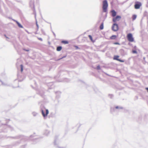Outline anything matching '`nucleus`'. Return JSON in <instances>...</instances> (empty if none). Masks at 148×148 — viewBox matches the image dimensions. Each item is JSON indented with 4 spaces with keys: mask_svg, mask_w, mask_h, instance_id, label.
Returning a JSON list of instances; mask_svg holds the SVG:
<instances>
[{
    "mask_svg": "<svg viewBox=\"0 0 148 148\" xmlns=\"http://www.w3.org/2000/svg\"><path fill=\"white\" fill-rule=\"evenodd\" d=\"M137 16L136 15L134 14L132 16V19L133 21L136 18Z\"/></svg>",
    "mask_w": 148,
    "mask_h": 148,
    "instance_id": "nucleus-10",
    "label": "nucleus"
},
{
    "mask_svg": "<svg viewBox=\"0 0 148 148\" xmlns=\"http://www.w3.org/2000/svg\"><path fill=\"white\" fill-rule=\"evenodd\" d=\"M127 38L128 40L130 42H132L134 41V38L132 34L131 33H129L127 34Z\"/></svg>",
    "mask_w": 148,
    "mask_h": 148,
    "instance_id": "nucleus-2",
    "label": "nucleus"
},
{
    "mask_svg": "<svg viewBox=\"0 0 148 148\" xmlns=\"http://www.w3.org/2000/svg\"><path fill=\"white\" fill-rule=\"evenodd\" d=\"M132 53H137V51H135V50H133L132 51Z\"/></svg>",
    "mask_w": 148,
    "mask_h": 148,
    "instance_id": "nucleus-19",
    "label": "nucleus"
},
{
    "mask_svg": "<svg viewBox=\"0 0 148 148\" xmlns=\"http://www.w3.org/2000/svg\"><path fill=\"white\" fill-rule=\"evenodd\" d=\"M116 108H118V107H116Z\"/></svg>",
    "mask_w": 148,
    "mask_h": 148,
    "instance_id": "nucleus-23",
    "label": "nucleus"
},
{
    "mask_svg": "<svg viewBox=\"0 0 148 148\" xmlns=\"http://www.w3.org/2000/svg\"><path fill=\"white\" fill-rule=\"evenodd\" d=\"M38 40H40L41 41H42V38H38Z\"/></svg>",
    "mask_w": 148,
    "mask_h": 148,
    "instance_id": "nucleus-20",
    "label": "nucleus"
},
{
    "mask_svg": "<svg viewBox=\"0 0 148 148\" xmlns=\"http://www.w3.org/2000/svg\"><path fill=\"white\" fill-rule=\"evenodd\" d=\"M62 42L64 43V44H68L69 42L67 41H62Z\"/></svg>",
    "mask_w": 148,
    "mask_h": 148,
    "instance_id": "nucleus-15",
    "label": "nucleus"
},
{
    "mask_svg": "<svg viewBox=\"0 0 148 148\" xmlns=\"http://www.w3.org/2000/svg\"><path fill=\"white\" fill-rule=\"evenodd\" d=\"M114 45H120V44L119 43L117 42H114Z\"/></svg>",
    "mask_w": 148,
    "mask_h": 148,
    "instance_id": "nucleus-18",
    "label": "nucleus"
},
{
    "mask_svg": "<svg viewBox=\"0 0 148 148\" xmlns=\"http://www.w3.org/2000/svg\"><path fill=\"white\" fill-rule=\"evenodd\" d=\"M16 22L19 27H21V28L23 27L22 25L19 23L18 21H16Z\"/></svg>",
    "mask_w": 148,
    "mask_h": 148,
    "instance_id": "nucleus-12",
    "label": "nucleus"
},
{
    "mask_svg": "<svg viewBox=\"0 0 148 148\" xmlns=\"http://www.w3.org/2000/svg\"><path fill=\"white\" fill-rule=\"evenodd\" d=\"M142 5L141 3L139 2H136L134 5V8L135 9H139Z\"/></svg>",
    "mask_w": 148,
    "mask_h": 148,
    "instance_id": "nucleus-4",
    "label": "nucleus"
},
{
    "mask_svg": "<svg viewBox=\"0 0 148 148\" xmlns=\"http://www.w3.org/2000/svg\"><path fill=\"white\" fill-rule=\"evenodd\" d=\"M88 37H89V38L91 40V41H92L93 42H94V41L93 40L92 37L91 35H88Z\"/></svg>",
    "mask_w": 148,
    "mask_h": 148,
    "instance_id": "nucleus-13",
    "label": "nucleus"
},
{
    "mask_svg": "<svg viewBox=\"0 0 148 148\" xmlns=\"http://www.w3.org/2000/svg\"><path fill=\"white\" fill-rule=\"evenodd\" d=\"M108 7V4L107 0H105L103 2V10L104 12H106L107 11Z\"/></svg>",
    "mask_w": 148,
    "mask_h": 148,
    "instance_id": "nucleus-1",
    "label": "nucleus"
},
{
    "mask_svg": "<svg viewBox=\"0 0 148 148\" xmlns=\"http://www.w3.org/2000/svg\"><path fill=\"white\" fill-rule=\"evenodd\" d=\"M25 50L27 51H29V50Z\"/></svg>",
    "mask_w": 148,
    "mask_h": 148,
    "instance_id": "nucleus-21",
    "label": "nucleus"
},
{
    "mask_svg": "<svg viewBox=\"0 0 148 148\" xmlns=\"http://www.w3.org/2000/svg\"><path fill=\"white\" fill-rule=\"evenodd\" d=\"M121 17V16H117L115 17L114 18H113V21L115 23L117 21H119Z\"/></svg>",
    "mask_w": 148,
    "mask_h": 148,
    "instance_id": "nucleus-7",
    "label": "nucleus"
},
{
    "mask_svg": "<svg viewBox=\"0 0 148 148\" xmlns=\"http://www.w3.org/2000/svg\"><path fill=\"white\" fill-rule=\"evenodd\" d=\"M119 56L115 55L113 57V59L114 60H117L121 62H124V61L123 60H121L119 59Z\"/></svg>",
    "mask_w": 148,
    "mask_h": 148,
    "instance_id": "nucleus-6",
    "label": "nucleus"
},
{
    "mask_svg": "<svg viewBox=\"0 0 148 148\" xmlns=\"http://www.w3.org/2000/svg\"><path fill=\"white\" fill-rule=\"evenodd\" d=\"M21 71L22 72L23 70V65H21Z\"/></svg>",
    "mask_w": 148,
    "mask_h": 148,
    "instance_id": "nucleus-16",
    "label": "nucleus"
},
{
    "mask_svg": "<svg viewBox=\"0 0 148 148\" xmlns=\"http://www.w3.org/2000/svg\"><path fill=\"white\" fill-rule=\"evenodd\" d=\"M116 38V35H112L110 38V39L113 40L115 39Z\"/></svg>",
    "mask_w": 148,
    "mask_h": 148,
    "instance_id": "nucleus-9",
    "label": "nucleus"
},
{
    "mask_svg": "<svg viewBox=\"0 0 148 148\" xmlns=\"http://www.w3.org/2000/svg\"><path fill=\"white\" fill-rule=\"evenodd\" d=\"M62 49V47L61 46L58 47L57 48V50L58 51H60Z\"/></svg>",
    "mask_w": 148,
    "mask_h": 148,
    "instance_id": "nucleus-11",
    "label": "nucleus"
},
{
    "mask_svg": "<svg viewBox=\"0 0 148 148\" xmlns=\"http://www.w3.org/2000/svg\"><path fill=\"white\" fill-rule=\"evenodd\" d=\"M112 29L114 31H117L119 29L118 25L116 23L114 24L112 26Z\"/></svg>",
    "mask_w": 148,
    "mask_h": 148,
    "instance_id": "nucleus-5",
    "label": "nucleus"
},
{
    "mask_svg": "<svg viewBox=\"0 0 148 148\" xmlns=\"http://www.w3.org/2000/svg\"><path fill=\"white\" fill-rule=\"evenodd\" d=\"M75 47L77 48H78V47L77 46H75Z\"/></svg>",
    "mask_w": 148,
    "mask_h": 148,
    "instance_id": "nucleus-22",
    "label": "nucleus"
},
{
    "mask_svg": "<svg viewBox=\"0 0 148 148\" xmlns=\"http://www.w3.org/2000/svg\"><path fill=\"white\" fill-rule=\"evenodd\" d=\"M103 28V23H102L100 27V28L101 29H102Z\"/></svg>",
    "mask_w": 148,
    "mask_h": 148,
    "instance_id": "nucleus-14",
    "label": "nucleus"
},
{
    "mask_svg": "<svg viewBox=\"0 0 148 148\" xmlns=\"http://www.w3.org/2000/svg\"><path fill=\"white\" fill-rule=\"evenodd\" d=\"M97 69L98 70H99L100 69V67L99 65L97 67Z\"/></svg>",
    "mask_w": 148,
    "mask_h": 148,
    "instance_id": "nucleus-17",
    "label": "nucleus"
},
{
    "mask_svg": "<svg viewBox=\"0 0 148 148\" xmlns=\"http://www.w3.org/2000/svg\"><path fill=\"white\" fill-rule=\"evenodd\" d=\"M42 113L43 116L45 117L47 116L49 113V111L47 109H45L44 110H42Z\"/></svg>",
    "mask_w": 148,
    "mask_h": 148,
    "instance_id": "nucleus-3",
    "label": "nucleus"
},
{
    "mask_svg": "<svg viewBox=\"0 0 148 148\" xmlns=\"http://www.w3.org/2000/svg\"><path fill=\"white\" fill-rule=\"evenodd\" d=\"M111 12L112 13V16L113 17H114L116 15V12L114 10H112Z\"/></svg>",
    "mask_w": 148,
    "mask_h": 148,
    "instance_id": "nucleus-8",
    "label": "nucleus"
}]
</instances>
